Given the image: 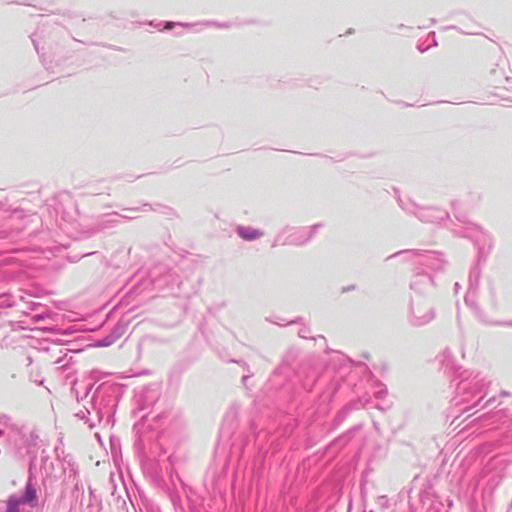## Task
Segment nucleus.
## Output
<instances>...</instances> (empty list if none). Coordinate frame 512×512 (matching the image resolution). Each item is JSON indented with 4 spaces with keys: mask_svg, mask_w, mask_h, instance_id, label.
Listing matches in <instances>:
<instances>
[{
    "mask_svg": "<svg viewBox=\"0 0 512 512\" xmlns=\"http://www.w3.org/2000/svg\"><path fill=\"white\" fill-rule=\"evenodd\" d=\"M238 234L241 238H243L245 240H254V239L259 238L262 235V233L259 232L258 230L250 229V228H239Z\"/></svg>",
    "mask_w": 512,
    "mask_h": 512,
    "instance_id": "2",
    "label": "nucleus"
},
{
    "mask_svg": "<svg viewBox=\"0 0 512 512\" xmlns=\"http://www.w3.org/2000/svg\"><path fill=\"white\" fill-rule=\"evenodd\" d=\"M32 498V488L30 484L28 483L26 486V493L23 498L20 499H14L11 498L8 502V507L6 512H18V506L22 503L30 501Z\"/></svg>",
    "mask_w": 512,
    "mask_h": 512,
    "instance_id": "1",
    "label": "nucleus"
}]
</instances>
